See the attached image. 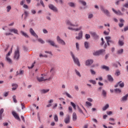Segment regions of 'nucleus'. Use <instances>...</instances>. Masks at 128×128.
Returning <instances> with one entry per match:
<instances>
[{
    "mask_svg": "<svg viewBox=\"0 0 128 128\" xmlns=\"http://www.w3.org/2000/svg\"><path fill=\"white\" fill-rule=\"evenodd\" d=\"M48 8H50V10H53V12H58V8H56V7L52 4H50L48 5Z\"/></svg>",
    "mask_w": 128,
    "mask_h": 128,
    "instance_id": "8",
    "label": "nucleus"
},
{
    "mask_svg": "<svg viewBox=\"0 0 128 128\" xmlns=\"http://www.w3.org/2000/svg\"><path fill=\"white\" fill-rule=\"evenodd\" d=\"M7 8V12H10V10H12V7L10 6H7L6 7Z\"/></svg>",
    "mask_w": 128,
    "mask_h": 128,
    "instance_id": "56",
    "label": "nucleus"
},
{
    "mask_svg": "<svg viewBox=\"0 0 128 128\" xmlns=\"http://www.w3.org/2000/svg\"><path fill=\"white\" fill-rule=\"evenodd\" d=\"M102 96H104V98H106V91L104 90H102Z\"/></svg>",
    "mask_w": 128,
    "mask_h": 128,
    "instance_id": "35",
    "label": "nucleus"
},
{
    "mask_svg": "<svg viewBox=\"0 0 128 128\" xmlns=\"http://www.w3.org/2000/svg\"><path fill=\"white\" fill-rule=\"evenodd\" d=\"M24 72L22 70H20V72H19V76H22V74H24Z\"/></svg>",
    "mask_w": 128,
    "mask_h": 128,
    "instance_id": "58",
    "label": "nucleus"
},
{
    "mask_svg": "<svg viewBox=\"0 0 128 128\" xmlns=\"http://www.w3.org/2000/svg\"><path fill=\"white\" fill-rule=\"evenodd\" d=\"M107 78L108 80L110 82H114V78H112V76L111 75H108Z\"/></svg>",
    "mask_w": 128,
    "mask_h": 128,
    "instance_id": "21",
    "label": "nucleus"
},
{
    "mask_svg": "<svg viewBox=\"0 0 128 128\" xmlns=\"http://www.w3.org/2000/svg\"><path fill=\"white\" fill-rule=\"evenodd\" d=\"M74 72H75L76 74L78 76H79V78L82 77V75L80 74V72H78V70L75 69Z\"/></svg>",
    "mask_w": 128,
    "mask_h": 128,
    "instance_id": "29",
    "label": "nucleus"
},
{
    "mask_svg": "<svg viewBox=\"0 0 128 128\" xmlns=\"http://www.w3.org/2000/svg\"><path fill=\"white\" fill-rule=\"evenodd\" d=\"M106 52V50L104 49H102L100 50L96 51L93 53L94 56H100V54H104Z\"/></svg>",
    "mask_w": 128,
    "mask_h": 128,
    "instance_id": "9",
    "label": "nucleus"
},
{
    "mask_svg": "<svg viewBox=\"0 0 128 128\" xmlns=\"http://www.w3.org/2000/svg\"><path fill=\"white\" fill-rule=\"evenodd\" d=\"M122 52H124V49L122 48L118 50L117 54H122Z\"/></svg>",
    "mask_w": 128,
    "mask_h": 128,
    "instance_id": "39",
    "label": "nucleus"
},
{
    "mask_svg": "<svg viewBox=\"0 0 128 128\" xmlns=\"http://www.w3.org/2000/svg\"><path fill=\"white\" fill-rule=\"evenodd\" d=\"M13 101L15 104H16L18 102V100H16V96L15 95L13 96H12Z\"/></svg>",
    "mask_w": 128,
    "mask_h": 128,
    "instance_id": "43",
    "label": "nucleus"
},
{
    "mask_svg": "<svg viewBox=\"0 0 128 128\" xmlns=\"http://www.w3.org/2000/svg\"><path fill=\"white\" fill-rule=\"evenodd\" d=\"M128 94L126 96H123L121 98V102H126L128 100Z\"/></svg>",
    "mask_w": 128,
    "mask_h": 128,
    "instance_id": "18",
    "label": "nucleus"
},
{
    "mask_svg": "<svg viewBox=\"0 0 128 128\" xmlns=\"http://www.w3.org/2000/svg\"><path fill=\"white\" fill-rule=\"evenodd\" d=\"M66 24L68 26H76V27L78 26V24H72V22H70V20H68L66 21Z\"/></svg>",
    "mask_w": 128,
    "mask_h": 128,
    "instance_id": "13",
    "label": "nucleus"
},
{
    "mask_svg": "<svg viewBox=\"0 0 128 128\" xmlns=\"http://www.w3.org/2000/svg\"><path fill=\"white\" fill-rule=\"evenodd\" d=\"M78 2L79 4H82V6H86V1L84 0H78Z\"/></svg>",
    "mask_w": 128,
    "mask_h": 128,
    "instance_id": "19",
    "label": "nucleus"
},
{
    "mask_svg": "<svg viewBox=\"0 0 128 128\" xmlns=\"http://www.w3.org/2000/svg\"><path fill=\"white\" fill-rule=\"evenodd\" d=\"M118 26L120 28H122V26H124V23H119Z\"/></svg>",
    "mask_w": 128,
    "mask_h": 128,
    "instance_id": "61",
    "label": "nucleus"
},
{
    "mask_svg": "<svg viewBox=\"0 0 128 128\" xmlns=\"http://www.w3.org/2000/svg\"><path fill=\"white\" fill-rule=\"evenodd\" d=\"M105 40H106L107 44H108V46H110V44H114V41L111 40L112 37H110V36H106Z\"/></svg>",
    "mask_w": 128,
    "mask_h": 128,
    "instance_id": "4",
    "label": "nucleus"
},
{
    "mask_svg": "<svg viewBox=\"0 0 128 128\" xmlns=\"http://www.w3.org/2000/svg\"><path fill=\"white\" fill-rule=\"evenodd\" d=\"M12 114L16 120H18L20 122V116H18V114H16V112H12Z\"/></svg>",
    "mask_w": 128,
    "mask_h": 128,
    "instance_id": "15",
    "label": "nucleus"
},
{
    "mask_svg": "<svg viewBox=\"0 0 128 128\" xmlns=\"http://www.w3.org/2000/svg\"><path fill=\"white\" fill-rule=\"evenodd\" d=\"M26 4V0H22L20 2V5L24 6Z\"/></svg>",
    "mask_w": 128,
    "mask_h": 128,
    "instance_id": "50",
    "label": "nucleus"
},
{
    "mask_svg": "<svg viewBox=\"0 0 128 128\" xmlns=\"http://www.w3.org/2000/svg\"><path fill=\"white\" fill-rule=\"evenodd\" d=\"M94 62V60L92 59H88L85 62V66H92Z\"/></svg>",
    "mask_w": 128,
    "mask_h": 128,
    "instance_id": "11",
    "label": "nucleus"
},
{
    "mask_svg": "<svg viewBox=\"0 0 128 128\" xmlns=\"http://www.w3.org/2000/svg\"><path fill=\"white\" fill-rule=\"evenodd\" d=\"M85 36L86 40H88V38H90V34H86Z\"/></svg>",
    "mask_w": 128,
    "mask_h": 128,
    "instance_id": "51",
    "label": "nucleus"
},
{
    "mask_svg": "<svg viewBox=\"0 0 128 128\" xmlns=\"http://www.w3.org/2000/svg\"><path fill=\"white\" fill-rule=\"evenodd\" d=\"M30 34H32V36H34L36 38H38V34H36V32H34V29H32V28H30Z\"/></svg>",
    "mask_w": 128,
    "mask_h": 128,
    "instance_id": "14",
    "label": "nucleus"
},
{
    "mask_svg": "<svg viewBox=\"0 0 128 128\" xmlns=\"http://www.w3.org/2000/svg\"><path fill=\"white\" fill-rule=\"evenodd\" d=\"M6 60L7 62H8L10 64H12V59L10 58V57H6Z\"/></svg>",
    "mask_w": 128,
    "mask_h": 128,
    "instance_id": "24",
    "label": "nucleus"
},
{
    "mask_svg": "<svg viewBox=\"0 0 128 128\" xmlns=\"http://www.w3.org/2000/svg\"><path fill=\"white\" fill-rule=\"evenodd\" d=\"M10 32H14V34H18V30L16 29V28H11L9 30Z\"/></svg>",
    "mask_w": 128,
    "mask_h": 128,
    "instance_id": "20",
    "label": "nucleus"
},
{
    "mask_svg": "<svg viewBox=\"0 0 128 128\" xmlns=\"http://www.w3.org/2000/svg\"><path fill=\"white\" fill-rule=\"evenodd\" d=\"M12 48H11L10 50L6 54V58H8V56H10V54H12Z\"/></svg>",
    "mask_w": 128,
    "mask_h": 128,
    "instance_id": "36",
    "label": "nucleus"
},
{
    "mask_svg": "<svg viewBox=\"0 0 128 128\" xmlns=\"http://www.w3.org/2000/svg\"><path fill=\"white\" fill-rule=\"evenodd\" d=\"M20 33L22 34V36H23L25 38H30L28 35V34H26V33L24 32V31H21Z\"/></svg>",
    "mask_w": 128,
    "mask_h": 128,
    "instance_id": "33",
    "label": "nucleus"
},
{
    "mask_svg": "<svg viewBox=\"0 0 128 128\" xmlns=\"http://www.w3.org/2000/svg\"><path fill=\"white\" fill-rule=\"evenodd\" d=\"M76 40H82V31H80V32L78 34V36H76Z\"/></svg>",
    "mask_w": 128,
    "mask_h": 128,
    "instance_id": "16",
    "label": "nucleus"
},
{
    "mask_svg": "<svg viewBox=\"0 0 128 128\" xmlns=\"http://www.w3.org/2000/svg\"><path fill=\"white\" fill-rule=\"evenodd\" d=\"M78 120V116H76V112H74L72 114V120L74 122H76Z\"/></svg>",
    "mask_w": 128,
    "mask_h": 128,
    "instance_id": "22",
    "label": "nucleus"
},
{
    "mask_svg": "<svg viewBox=\"0 0 128 128\" xmlns=\"http://www.w3.org/2000/svg\"><path fill=\"white\" fill-rule=\"evenodd\" d=\"M56 40L57 42H58L59 44H61L62 46H66V42H64V40L62 39V38H60V37L58 36H56Z\"/></svg>",
    "mask_w": 128,
    "mask_h": 128,
    "instance_id": "3",
    "label": "nucleus"
},
{
    "mask_svg": "<svg viewBox=\"0 0 128 128\" xmlns=\"http://www.w3.org/2000/svg\"><path fill=\"white\" fill-rule=\"evenodd\" d=\"M124 8H128V2L124 4L123 5Z\"/></svg>",
    "mask_w": 128,
    "mask_h": 128,
    "instance_id": "60",
    "label": "nucleus"
},
{
    "mask_svg": "<svg viewBox=\"0 0 128 128\" xmlns=\"http://www.w3.org/2000/svg\"><path fill=\"white\" fill-rule=\"evenodd\" d=\"M38 41L40 42V44H44V40H42V39L41 38H39L38 39Z\"/></svg>",
    "mask_w": 128,
    "mask_h": 128,
    "instance_id": "41",
    "label": "nucleus"
},
{
    "mask_svg": "<svg viewBox=\"0 0 128 128\" xmlns=\"http://www.w3.org/2000/svg\"><path fill=\"white\" fill-rule=\"evenodd\" d=\"M90 34L95 38H98V34H96V32H92L90 33Z\"/></svg>",
    "mask_w": 128,
    "mask_h": 128,
    "instance_id": "25",
    "label": "nucleus"
},
{
    "mask_svg": "<svg viewBox=\"0 0 128 128\" xmlns=\"http://www.w3.org/2000/svg\"><path fill=\"white\" fill-rule=\"evenodd\" d=\"M121 39H120L118 41V44L120 46H124V36H121Z\"/></svg>",
    "mask_w": 128,
    "mask_h": 128,
    "instance_id": "7",
    "label": "nucleus"
},
{
    "mask_svg": "<svg viewBox=\"0 0 128 128\" xmlns=\"http://www.w3.org/2000/svg\"><path fill=\"white\" fill-rule=\"evenodd\" d=\"M46 42H47L48 44L50 46H54V48H58V46L56 44V42H54V41L50 40V39H48L46 40Z\"/></svg>",
    "mask_w": 128,
    "mask_h": 128,
    "instance_id": "5",
    "label": "nucleus"
},
{
    "mask_svg": "<svg viewBox=\"0 0 128 128\" xmlns=\"http://www.w3.org/2000/svg\"><path fill=\"white\" fill-rule=\"evenodd\" d=\"M65 124H70V116H67V118H66L65 119H64V120Z\"/></svg>",
    "mask_w": 128,
    "mask_h": 128,
    "instance_id": "26",
    "label": "nucleus"
},
{
    "mask_svg": "<svg viewBox=\"0 0 128 128\" xmlns=\"http://www.w3.org/2000/svg\"><path fill=\"white\" fill-rule=\"evenodd\" d=\"M52 79V76H50L48 78H46V80H50Z\"/></svg>",
    "mask_w": 128,
    "mask_h": 128,
    "instance_id": "64",
    "label": "nucleus"
},
{
    "mask_svg": "<svg viewBox=\"0 0 128 128\" xmlns=\"http://www.w3.org/2000/svg\"><path fill=\"white\" fill-rule=\"evenodd\" d=\"M68 6H70V8H74L76 6V3H74L72 2H68Z\"/></svg>",
    "mask_w": 128,
    "mask_h": 128,
    "instance_id": "17",
    "label": "nucleus"
},
{
    "mask_svg": "<svg viewBox=\"0 0 128 128\" xmlns=\"http://www.w3.org/2000/svg\"><path fill=\"white\" fill-rule=\"evenodd\" d=\"M118 84H119V86H120V88H124V82H122V81L118 82Z\"/></svg>",
    "mask_w": 128,
    "mask_h": 128,
    "instance_id": "32",
    "label": "nucleus"
},
{
    "mask_svg": "<svg viewBox=\"0 0 128 128\" xmlns=\"http://www.w3.org/2000/svg\"><path fill=\"white\" fill-rule=\"evenodd\" d=\"M112 10L114 14L117 16H124V13L122 12L120 10H118L116 11V10H114V8H112Z\"/></svg>",
    "mask_w": 128,
    "mask_h": 128,
    "instance_id": "10",
    "label": "nucleus"
},
{
    "mask_svg": "<svg viewBox=\"0 0 128 128\" xmlns=\"http://www.w3.org/2000/svg\"><path fill=\"white\" fill-rule=\"evenodd\" d=\"M88 82L92 84H96V80H88Z\"/></svg>",
    "mask_w": 128,
    "mask_h": 128,
    "instance_id": "38",
    "label": "nucleus"
},
{
    "mask_svg": "<svg viewBox=\"0 0 128 128\" xmlns=\"http://www.w3.org/2000/svg\"><path fill=\"white\" fill-rule=\"evenodd\" d=\"M24 14H25V17H24V20L26 19V18H28V12L27 11H24Z\"/></svg>",
    "mask_w": 128,
    "mask_h": 128,
    "instance_id": "45",
    "label": "nucleus"
},
{
    "mask_svg": "<svg viewBox=\"0 0 128 128\" xmlns=\"http://www.w3.org/2000/svg\"><path fill=\"white\" fill-rule=\"evenodd\" d=\"M70 56H72V58L76 64H77L78 66H80V60H78V58L76 57L74 55V53L72 52H70Z\"/></svg>",
    "mask_w": 128,
    "mask_h": 128,
    "instance_id": "2",
    "label": "nucleus"
},
{
    "mask_svg": "<svg viewBox=\"0 0 128 128\" xmlns=\"http://www.w3.org/2000/svg\"><path fill=\"white\" fill-rule=\"evenodd\" d=\"M82 26H80L79 28H76L74 29V30L75 32H78L79 30H82Z\"/></svg>",
    "mask_w": 128,
    "mask_h": 128,
    "instance_id": "44",
    "label": "nucleus"
},
{
    "mask_svg": "<svg viewBox=\"0 0 128 128\" xmlns=\"http://www.w3.org/2000/svg\"><path fill=\"white\" fill-rule=\"evenodd\" d=\"M70 104L72 106L73 108H74V110H76V104L74 103V102H70Z\"/></svg>",
    "mask_w": 128,
    "mask_h": 128,
    "instance_id": "46",
    "label": "nucleus"
},
{
    "mask_svg": "<svg viewBox=\"0 0 128 128\" xmlns=\"http://www.w3.org/2000/svg\"><path fill=\"white\" fill-rule=\"evenodd\" d=\"M86 106H92V103H90L88 102H86Z\"/></svg>",
    "mask_w": 128,
    "mask_h": 128,
    "instance_id": "47",
    "label": "nucleus"
},
{
    "mask_svg": "<svg viewBox=\"0 0 128 128\" xmlns=\"http://www.w3.org/2000/svg\"><path fill=\"white\" fill-rule=\"evenodd\" d=\"M50 92V89H42L40 90L41 94H46L47 92Z\"/></svg>",
    "mask_w": 128,
    "mask_h": 128,
    "instance_id": "27",
    "label": "nucleus"
},
{
    "mask_svg": "<svg viewBox=\"0 0 128 128\" xmlns=\"http://www.w3.org/2000/svg\"><path fill=\"white\" fill-rule=\"evenodd\" d=\"M24 8H26V10H28V6L26 4H24L22 6Z\"/></svg>",
    "mask_w": 128,
    "mask_h": 128,
    "instance_id": "54",
    "label": "nucleus"
},
{
    "mask_svg": "<svg viewBox=\"0 0 128 128\" xmlns=\"http://www.w3.org/2000/svg\"><path fill=\"white\" fill-rule=\"evenodd\" d=\"M76 48L77 50H80V44L78 42L76 43Z\"/></svg>",
    "mask_w": 128,
    "mask_h": 128,
    "instance_id": "57",
    "label": "nucleus"
},
{
    "mask_svg": "<svg viewBox=\"0 0 128 128\" xmlns=\"http://www.w3.org/2000/svg\"><path fill=\"white\" fill-rule=\"evenodd\" d=\"M115 74H116V76H120V72L119 71V70H116Z\"/></svg>",
    "mask_w": 128,
    "mask_h": 128,
    "instance_id": "52",
    "label": "nucleus"
},
{
    "mask_svg": "<svg viewBox=\"0 0 128 128\" xmlns=\"http://www.w3.org/2000/svg\"><path fill=\"white\" fill-rule=\"evenodd\" d=\"M43 32H44V34H48V30H46V29H44Z\"/></svg>",
    "mask_w": 128,
    "mask_h": 128,
    "instance_id": "63",
    "label": "nucleus"
},
{
    "mask_svg": "<svg viewBox=\"0 0 128 128\" xmlns=\"http://www.w3.org/2000/svg\"><path fill=\"white\" fill-rule=\"evenodd\" d=\"M120 22L121 24H124V20L122 18H120Z\"/></svg>",
    "mask_w": 128,
    "mask_h": 128,
    "instance_id": "62",
    "label": "nucleus"
},
{
    "mask_svg": "<svg viewBox=\"0 0 128 128\" xmlns=\"http://www.w3.org/2000/svg\"><path fill=\"white\" fill-rule=\"evenodd\" d=\"M78 110L80 114H84V112H82V108H80L79 106H78Z\"/></svg>",
    "mask_w": 128,
    "mask_h": 128,
    "instance_id": "49",
    "label": "nucleus"
},
{
    "mask_svg": "<svg viewBox=\"0 0 128 128\" xmlns=\"http://www.w3.org/2000/svg\"><path fill=\"white\" fill-rule=\"evenodd\" d=\"M90 72L92 74V75L96 74V71L92 69H90Z\"/></svg>",
    "mask_w": 128,
    "mask_h": 128,
    "instance_id": "53",
    "label": "nucleus"
},
{
    "mask_svg": "<svg viewBox=\"0 0 128 128\" xmlns=\"http://www.w3.org/2000/svg\"><path fill=\"white\" fill-rule=\"evenodd\" d=\"M54 120L55 122H58V118L57 115L54 116Z\"/></svg>",
    "mask_w": 128,
    "mask_h": 128,
    "instance_id": "55",
    "label": "nucleus"
},
{
    "mask_svg": "<svg viewBox=\"0 0 128 128\" xmlns=\"http://www.w3.org/2000/svg\"><path fill=\"white\" fill-rule=\"evenodd\" d=\"M120 2H124V0H116L115 2L116 6H119Z\"/></svg>",
    "mask_w": 128,
    "mask_h": 128,
    "instance_id": "37",
    "label": "nucleus"
},
{
    "mask_svg": "<svg viewBox=\"0 0 128 128\" xmlns=\"http://www.w3.org/2000/svg\"><path fill=\"white\" fill-rule=\"evenodd\" d=\"M108 108H110V105H108V104H106L102 108V110H103V112H104V110H108Z\"/></svg>",
    "mask_w": 128,
    "mask_h": 128,
    "instance_id": "31",
    "label": "nucleus"
},
{
    "mask_svg": "<svg viewBox=\"0 0 128 128\" xmlns=\"http://www.w3.org/2000/svg\"><path fill=\"white\" fill-rule=\"evenodd\" d=\"M12 86H13V88H12V90H16V88H18V86L17 84H12Z\"/></svg>",
    "mask_w": 128,
    "mask_h": 128,
    "instance_id": "28",
    "label": "nucleus"
},
{
    "mask_svg": "<svg viewBox=\"0 0 128 128\" xmlns=\"http://www.w3.org/2000/svg\"><path fill=\"white\" fill-rule=\"evenodd\" d=\"M88 20H92V18H94V14L92 13H89L88 14Z\"/></svg>",
    "mask_w": 128,
    "mask_h": 128,
    "instance_id": "34",
    "label": "nucleus"
},
{
    "mask_svg": "<svg viewBox=\"0 0 128 128\" xmlns=\"http://www.w3.org/2000/svg\"><path fill=\"white\" fill-rule=\"evenodd\" d=\"M102 70H106L107 72L110 70V68L106 65L102 66Z\"/></svg>",
    "mask_w": 128,
    "mask_h": 128,
    "instance_id": "30",
    "label": "nucleus"
},
{
    "mask_svg": "<svg viewBox=\"0 0 128 128\" xmlns=\"http://www.w3.org/2000/svg\"><path fill=\"white\" fill-rule=\"evenodd\" d=\"M14 58L16 60H18L20 58V50H18V48L14 52Z\"/></svg>",
    "mask_w": 128,
    "mask_h": 128,
    "instance_id": "12",
    "label": "nucleus"
},
{
    "mask_svg": "<svg viewBox=\"0 0 128 128\" xmlns=\"http://www.w3.org/2000/svg\"><path fill=\"white\" fill-rule=\"evenodd\" d=\"M63 94H66V96H68V98H72V96H70V94H68V92H65L64 93H63Z\"/></svg>",
    "mask_w": 128,
    "mask_h": 128,
    "instance_id": "42",
    "label": "nucleus"
},
{
    "mask_svg": "<svg viewBox=\"0 0 128 128\" xmlns=\"http://www.w3.org/2000/svg\"><path fill=\"white\" fill-rule=\"evenodd\" d=\"M84 46L86 50H88V48H90V44L88 43V42H85L84 43Z\"/></svg>",
    "mask_w": 128,
    "mask_h": 128,
    "instance_id": "23",
    "label": "nucleus"
},
{
    "mask_svg": "<svg viewBox=\"0 0 128 128\" xmlns=\"http://www.w3.org/2000/svg\"><path fill=\"white\" fill-rule=\"evenodd\" d=\"M40 4H42L43 8H44V2L42 1V0H40Z\"/></svg>",
    "mask_w": 128,
    "mask_h": 128,
    "instance_id": "59",
    "label": "nucleus"
},
{
    "mask_svg": "<svg viewBox=\"0 0 128 128\" xmlns=\"http://www.w3.org/2000/svg\"><path fill=\"white\" fill-rule=\"evenodd\" d=\"M4 114V108H2L0 110V120H2V116Z\"/></svg>",
    "mask_w": 128,
    "mask_h": 128,
    "instance_id": "48",
    "label": "nucleus"
},
{
    "mask_svg": "<svg viewBox=\"0 0 128 128\" xmlns=\"http://www.w3.org/2000/svg\"><path fill=\"white\" fill-rule=\"evenodd\" d=\"M100 8L102 12L104 14H105L106 16H108V18H110V16H112L110 11H108V10L106 9V8H104L103 6H100Z\"/></svg>",
    "mask_w": 128,
    "mask_h": 128,
    "instance_id": "1",
    "label": "nucleus"
},
{
    "mask_svg": "<svg viewBox=\"0 0 128 128\" xmlns=\"http://www.w3.org/2000/svg\"><path fill=\"white\" fill-rule=\"evenodd\" d=\"M41 76H42L40 77H38V76L36 77L37 80H38L39 82H46V75L45 74H42Z\"/></svg>",
    "mask_w": 128,
    "mask_h": 128,
    "instance_id": "6",
    "label": "nucleus"
},
{
    "mask_svg": "<svg viewBox=\"0 0 128 128\" xmlns=\"http://www.w3.org/2000/svg\"><path fill=\"white\" fill-rule=\"evenodd\" d=\"M114 92L116 94H120V92H122V90H120V88H115Z\"/></svg>",
    "mask_w": 128,
    "mask_h": 128,
    "instance_id": "40",
    "label": "nucleus"
}]
</instances>
